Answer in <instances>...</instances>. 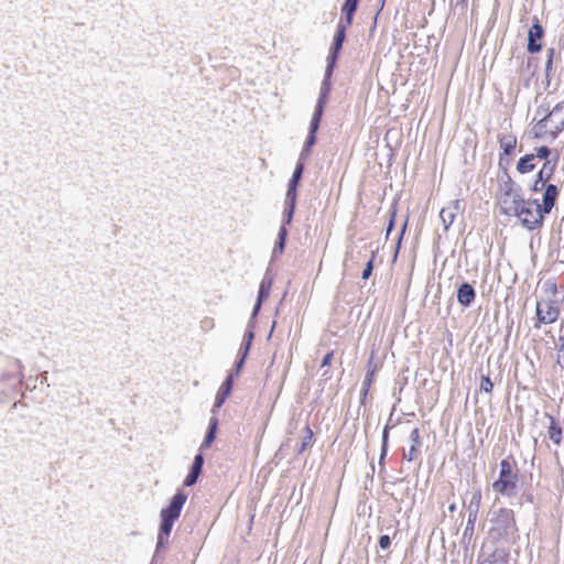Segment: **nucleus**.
I'll use <instances>...</instances> for the list:
<instances>
[{"mask_svg":"<svg viewBox=\"0 0 564 564\" xmlns=\"http://www.w3.org/2000/svg\"><path fill=\"white\" fill-rule=\"evenodd\" d=\"M253 338V333H249L248 334V341L246 344V347H245V350H243V354H242V357L241 359L239 360V362L237 364V372L239 371V369L241 368L242 364L245 362V358L249 351V348H250V344H251V340Z\"/></svg>","mask_w":564,"mask_h":564,"instance_id":"7c9ffc66","label":"nucleus"},{"mask_svg":"<svg viewBox=\"0 0 564 564\" xmlns=\"http://www.w3.org/2000/svg\"><path fill=\"white\" fill-rule=\"evenodd\" d=\"M187 496L183 491H177L166 508H163L160 512L161 524L159 533L158 544H163L164 540H167L171 534L174 522L180 518L181 511L184 503L186 502Z\"/></svg>","mask_w":564,"mask_h":564,"instance_id":"423d86ee","label":"nucleus"},{"mask_svg":"<svg viewBox=\"0 0 564 564\" xmlns=\"http://www.w3.org/2000/svg\"><path fill=\"white\" fill-rule=\"evenodd\" d=\"M297 184H299V182H295L294 180L291 178L289 188L296 189Z\"/></svg>","mask_w":564,"mask_h":564,"instance_id":"79ce46f5","label":"nucleus"},{"mask_svg":"<svg viewBox=\"0 0 564 564\" xmlns=\"http://www.w3.org/2000/svg\"><path fill=\"white\" fill-rule=\"evenodd\" d=\"M551 154V150L546 145H542L535 149V158H539L541 160L549 161V156Z\"/></svg>","mask_w":564,"mask_h":564,"instance_id":"c756f323","label":"nucleus"},{"mask_svg":"<svg viewBox=\"0 0 564 564\" xmlns=\"http://www.w3.org/2000/svg\"><path fill=\"white\" fill-rule=\"evenodd\" d=\"M204 464V457L202 454H197L194 458L191 471L197 476L200 475L202 467Z\"/></svg>","mask_w":564,"mask_h":564,"instance_id":"bb28decb","label":"nucleus"},{"mask_svg":"<svg viewBox=\"0 0 564 564\" xmlns=\"http://www.w3.org/2000/svg\"><path fill=\"white\" fill-rule=\"evenodd\" d=\"M359 0H346L343 7V12L346 14V22L347 24L352 23V17L357 9Z\"/></svg>","mask_w":564,"mask_h":564,"instance_id":"a211bd4d","label":"nucleus"},{"mask_svg":"<svg viewBox=\"0 0 564 564\" xmlns=\"http://www.w3.org/2000/svg\"><path fill=\"white\" fill-rule=\"evenodd\" d=\"M535 116L539 118L532 126L534 139L552 143L564 131V100L556 102L552 108L550 104H541Z\"/></svg>","mask_w":564,"mask_h":564,"instance_id":"f03ea898","label":"nucleus"},{"mask_svg":"<svg viewBox=\"0 0 564 564\" xmlns=\"http://www.w3.org/2000/svg\"><path fill=\"white\" fill-rule=\"evenodd\" d=\"M391 545V540L389 535H381L379 538V546L383 550L388 549Z\"/></svg>","mask_w":564,"mask_h":564,"instance_id":"c9c22d12","label":"nucleus"},{"mask_svg":"<svg viewBox=\"0 0 564 564\" xmlns=\"http://www.w3.org/2000/svg\"><path fill=\"white\" fill-rule=\"evenodd\" d=\"M555 165H556V161L553 163L551 161L544 162L542 169L539 171V173L536 175L538 178L534 184V191L540 189L538 186L540 182L542 183V185H544V183L551 178V176L554 173Z\"/></svg>","mask_w":564,"mask_h":564,"instance_id":"f8f14e48","label":"nucleus"},{"mask_svg":"<svg viewBox=\"0 0 564 564\" xmlns=\"http://www.w3.org/2000/svg\"><path fill=\"white\" fill-rule=\"evenodd\" d=\"M382 440H383V444H386L388 441V427H386L383 431Z\"/></svg>","mask_w":564,"mask_h":564,"instance_id":"37998d69","label":"nucleus"},{"mask_svg":"<svg viewBox=\"0 0 564 564\" xmlns=\"http://www.w3.org/2000/svg\"><path fill=\"white\" fill-rule=\"evenodd\" d=\"M449 496H454L453 487H451Z\"/></svg>","mask_w":564,"mask_h":564,"instance_id":"c03bdc74","label":"nucleus"},{"mask_svg":"<svg viewBox=\"0 0 564 564\" xmlns=\"http://www.w3.org/2000/svg\"><path fill=\"white\" fill-rule=\"evenodd\" d=\"M554 54H555V50L554 48H549L547 50V59H546V63H545V73H546L547 76L550 75V73L552 70Z\"/></svg>","mask_w":564,"mask_h":564,"instance_id":"2f4dec72","label":"nucleus"},{"mask_svg":"<svg viewBox=\"0 0 564 564\" xmlns=\"http://www.w3.org/2000/svg\"><path fill=\"white\" fill-rule=\"evenodd\" d=\"M410 437H411V441H412V446H411L408 455H405L404 457L409 462H412V460H414L417 457L419 448L422 445L421 436H420V430L417 427L413 429L411 434H410Z\"/></svg>","mask_w":564,"mask_h":564,"instance_id":"4468645a","label":"nucleus"},{"mask_svg":"<svg viewBox=\"0 0 564 564\" xmlns=\"http://www.w3.org/2000/svg\"><path fill=\"white\" fill-rule=\"evenodd\" d=\"M322 116H323V111L321 110V107H315V111L312 116L311 123H310V131L312 132V134H316L318 127H319Z\"/></svg>","mask_w":564,"mask_h":564,"instance_id":"412c9836","label":"nucleus"},{"mask_svg":"<svg viewBox=\"0 0 564 564\" xmlns=\"http://www.w3.org/2000/svg\"><path fill=\"white\" fill-rule=\"evenodd\" d=\"M476 293L469 283H463L457 291V301L463 306H469L475 300Z\"/></svg>","mask_w":564,"mask_h":564,"instance_id":"9b49d317","label":"nucleus"},{"mask_svg":"<svg viewBox=\"0 0 564 564\" xmlns=\"http://www.w3.org/2000/svg\"><path fill=\"white\" fill-rule=\"evenodd\" d=\"M315 141H316V134H312V132L310 131V134L305 142V149L308 151L310 148L315 143Z\"/></svg>","mask_w":564,"mask_h":564,"instance_id":"4c0bfd02","label":"nucleus"},{"mask_svg":"<svg viewBox=\"0 0 564 564\" xmlns=\"http://www.w3.org/2000/svg\"><path fill=\"white\" fill-rule=\"evenodd\" d=\"M488 539L496 545L512 546L520 539L516 513L512 509L502 507L494 512L490 519Z\"/></svg>","mask_w":564,"mask_h":564,"instance_id":"7ed1b4c3","label":"nucleus"},{"mask_svg":"<svg viewBox=\"0 0 564 564\" xmlns=\"http://www.w3.org/2000/svg\"><path fill=\"white\" fill-rule=\"evenodd\" d=\"M303 170H304V164L302 162L297 163V165L293 172L292 180H294L295 182H300Z\"/></svg>","mask_w":564,"mask_h":564,"instance_id":"72a5a7b5","label":"nucleus"},{"mask_svg":"<svg viewBox=\"0 0 564 564\" xmlns=\"http://www.w3.org/2000/svg\"><path fill=\"white\" fill-rule=\"evenodd\" d=\"M270 285L265 286L264 282L260 284L258 302L254 307V314L259 311L261 302L269 296Z\"/></svg>","mask_w":564,"mask_h":564,"instance_id":"b1692460","label":"nucleus"},{"mask_svg":"<svg viewBox=\"0 0 564 564\" xmlns=\"http://www.w3.org/2000/svg\"><path fill=\"white\" fill-rule=\"evenodd\" d=\"M449 509L453 511L455 509V505H452Z\"/></svg>","mask_w":564,"mask_h":564,"instance_id":"49530a36","label":"nucleus"},{"mask_svg":"<svg viewBox=\"0 0 564 564\" xmlns=\"http://www.w3.org/2000/svg\"><path fill=\"white\" fill-rule=\"evenodd\" d=\"M286 197L291 202V208L288 214V223H290V220L292 218L293 209H294L295 199H296V189L288 188Z\"/></svg>","mask_w":564,"mask_h":564,"instance_id":"cd10ccee","label":"nucleus"},{"mask_svg":"<svg viewBox=\"0 0 564 564\" xmlns=\"http://www.w3.org/2000/svg\"><path fill=\"white\" fill-rule=\"evenodd\" d=\"M477 519L478 514L468 513L467 523L464 530V536H473Z\"/></svg>","mask_w":564,"mask_h":564,"instance_id":"5701e85b","label":"nucleus"},{"mask_svg":"<svg viewBox=\"0 0 564 564\" xmlns=\"http://www.w3.org/2000/svg\"><path fill=\"white\" fill-rule=\"evenodd\" d=\"M405 227H406V224H404L403 228H402V232L401 234H404L405 231Z\"/></svg>","mask_w":564,"mask_h":564,"instance_id":"a18cd8bd","label":"nucleus"},{"mask_svg":"<svg viewBox=\"0 0 564 564\" xmlns=\"http://www.w3.org/2000/svg\"><path fill=\"white\" fill-rule=\"evenodd\" d=\"M440 218L443 223V226L445 229H448L452 224L454 223L456 216L454 214H452L449 210H447V208H442L441 212H440Z\"/></svg>","mask_w":564,"mask_h":564,"instance_id":"4be33fe9","label":"nucleus"},{"mask_svg":"<svg viewBox=\"0 0 564 564\" xmlns=\"http://www.w3.org/2000/svg\"><path fill=\"white\" fill-rule=\"evenodd\" d=\"M544 35L543 28L538 19L530 28L528 33V51L530 53H538L542 50V39Z\"/></svg>","mask_w":564,"mask_h":564,"instance_id":"1a4fd4ad","label":"nucleus"},{"mask_svg":"<svg viewBox=\"0 0 564 564\" xmlns=\"http://www.w3.org/2000/svg\"><path fill=\"white\" fill-rule=\"evenodd\" d=\"M534 159L535 155L533 153H529L522 156L517 163V171L520 174H527L532 172L535 169V164L533 162Z\"/></svg>","mask_w":564,"mask_h":564,"instance_id":"dca6fc26","label":"nucleus"},{"mask_svg":"<svg viewBox=\"0 0 564 564\" xmlns=\"http://www.w3.org/2000/svg\"><path fill=\"white\" fill-rule=\"evenodd\" d=\"M232 388V376L229 375L225 382L221 384L220 390L218 392L217 399H219L218 404H220L225 398L230 393Z\"/></svg>","mask_w":564,"mask_h":564,"instance_id":"6ab92c4d","label":"nucleus"},{"mask_svg":"<svg viewBox=\"0 0 564 564\" xmlns=\"http://www.w3.org/2000/svg\"><path fill=\"white\" fill-rule=\"evenodd\" d=\"M395 216H397V209L394 208L391 213V216H390V220H389V224H388V228H387V237L389 236V234L391 232V230L393 229V226H394V221H395Z\"/></svg>","mask_w":564,"mask_h":564,"instance_id":"e433bc0d","label":"nucleus"},{"mask_svg":"<svg viewBox=\"0 0 564 564\" xmlns=\"http://www.w3.org/2000/svg\"><path fill=\"white\" fill-rule=\"evenodd\" d=\"M497 142L499 145L498 166L506 172L516 154L518 138L516 133L509 129L497 134Z\"/></svg>","mask_w":564,"mask_h":564,"instance_id":"0eeeda50","label":"nucleus"},{"mask_svg":"<svg viewBox=\"0 0 564 564\" xmlns=\"http://www.w3.org/2000/svg\"><path fill=\"white\" fill-rule=\"evenodd\" d=\"M445 208H447V210H449L452 214L457 216V214L462 209V202H460V199H454Z\"/></svg>","mask_w":564,"mask_h":564,"instance_id":"473e14b6","label":"nucleus"},{"mask_svg":"<svg viewBox=\"0 0 564 564\" xmlns=\"http://www.w3.org/2000/svg\"><path fill=\"white\" fill-rule=\"evenodd\" d=\"M303 431H304V436H303L301 445L297 449L299 454L304 453L306 449H308L314 444V432H313L312 427L310 426V424H306L304 426Z\"/></svg>","mask_w":564,"mask_h":564,"instance_id":"f3484780","label":"nucleus"},{"mask_svg":"<svg viewBox=\"0 0 564 564\" xmlns=\"http://www.w3.org/2000/svg\"><path fill=\"white\" fill-rule=\"evenodd\" d=\"M482 500V492L479 486L475 485L467 489L465 506L468 513L478 514Z\"/></svg>","mask_w":564,"mask_h":564,"instance_id":"9d476101","label":"nucleus"},{"mask_svg":"<svg viewBox=\"0 0 564 564\" xmlns=\"http://www.w3.org/2000/svg\"><path fill=\"white\" fill-rule=\"evenodd\" d=\"M498 478L492 482L494 490L501 495L511 497L517 494L519 484V469L513 457L503 458L500 462Z\"/></svg>","mask_w":564,"mask_h":564,"instance_id":"39448f33","label":"nucleus"},{"mask_svg":"<svg viewBox=\"0 0 564 564\" xmlns=\"http://www.w3.org/2000/svg\"><path fill=\"white\" fill-rule=\"evenodd\" d=\"M557 196L556 185L549 184L543 193L542 204L536 199H525L520 195L516 183L508 176L501 185L498 205L503 215L517 217L523 227L534 230L542 227L544 215L551 213Z\"/></svg>","mask_w":564,"mask_h":564,"instance_id":"f257e3e1","label":"nucleus"},{"mask_svg":"<svg viewBox=\"0 0 564 564\" xmlns=\"http://www.w3.org/2000/svg\"><path fill=\"white\" fill-rule=\"evenodd\" d=\"M545 415L550 421V426H549V431H547L549 437L555 445H560L562 443V435H563L562 427L553 415H551V414H545Z\"/></svg>","mask_w":564,"mask_h":564,"instance_id":"ddd939ff","label":"nucleus"},{"mask_svg":"<svg viewBox=\"0 0 564 564\" xmlns=\"http://www.w3.org/2000/svg\"><path fill=\"white\" fill-rule=\"evenodd\" d=\"M541 291L543 295L538 299L535 305V329H540L543 325L554 324L561 315L562 303L557 300L558 290L556 282L553 279L543 281Z\"/></svg>","mask_w":564,"mask_h":564,"instance_id":"20e7f679","label":"nucleus"},{"mask_svg":"<svg viewBox=\"0 0 564 564\" xmlns=\"http://www.w3.org/2000/svg\"><path fill=\"white\" fill-rule=\"evenodd\" d=\"M285 235H286V229L284 227L281 228L280 230V240H281V246H283L284 243V239H285Z\"/></svg>","mask_w":564,"mask_h":564,"instance_id":"a19ab883","label":"nucleus"},{"mask_svg":"<svg viewBox=\"0 0 564 564\" xmlns=\"http://www.w3.org/2000/svg\"><path fill=\"white\" fill-rule=\"evenodd\" d=\"M198 476L189 471V474L186 476L184 480V486H193L197 481Z\"/></svg>","mask_w":564,"mask_h":564,"instance_id":"f704fd0d","label":"nucleus"},{"mask_svg":"<svg viewBox=\"0 0 564 564\" xmlns=\"http://www.w3.org/2000/svg\"><path fill=\"white\" fill-rule=\"evenodd\" d=\"M509 553L505 550L497 549L479 564H508Z\"/></svg>","mask_w":564,"mask_h":564,"instance_id":"2eb2a0df","label":"nucleus"},{"mask_svg":"<svg viewBox=\"0 0 564 564\" xmlns=\"http://www.w3.org/2000/svg\"><path fill=\"white\" fill-rule=\"evenodd\" d=\"M350 24H347V23H343L341 21L338 23L337 25V31H336V34H335V37H334V43L330 47V52H329V55L327 57V67H326V77L329 78L332 76V73H333V69H334V66L336 64V61L339 56V52L343 47V43L346 39V29L349 26Z\"/></svg>","mask_w":564,"mask_h":564,"instance_id":"6e6552de","label":"nucleus"},{"mask_svg":"<svg viewBox=\"0 0 564 564\" xmlns=\"http://www.w3.org/2000/svg\"><path fill=\"white\" fill-rule=\"evenodd\" d=\"M328 91H329V87H328V84L325 82L324 86L321 90V95H319L317 105H316V107H321L322 111H324L325 105L327 102Z\"/></svg>","mask_w":564,"mask_h":564,"instance_id":"a878e982","label":"nucleus"},{"mask_svg":"<svg viewBox=\"0 0 564 564\" xmlns=\"http://www.w3.org/2000/svg\"><path fill=\"white\" fill-rule=\"evenodd\" d=\"M333 356H334V351H329L328 354H326L322 361V366L323 367L329 366L332 362Z\"/></svg>","mask_w":564,"mask_h":564,"instance_id":"58836bf2","label":"nucleus"},{"mask_svg":"<svg viewBox=\"0 0 564 564\" xmlns=\"http://www.w3.org/2000/svg\"><path fill=\"white\" fill-rule=\"evenodd\" d=\"M479 389H480V391H482L485 393H488V394L492 393L494 383H492L491 379L489 378V376H482L480 378Z\"/></svg>","mask_w":564,"mask_h":564,"instance_id":"393cba45","label":"nucleus"},{"mask_svg":"<svg viewBox=\"0 0 564 564\" xmlns=\"http://www.w3.org/2000/svg\"><path fill=\"white\" fill-rule=\"evenodd\" d=\"M373 375H375V370H370L368 373H367V377L365 379V387L366 388H369L372 383V379H373Z\"/></svg>","mask_w":564,"mask_h":564,"instance_id":"ea45409f","label":"nucleus"},{"mask_svg":"<svg viewBox=\"0 0 564 564\" xmlns=\"http://www.w3.org/2000/svg\"><path fill=\"white\" fill-rule=\"evenodd\" d=\"M216 430H217V420L216 419H213L210 425H209V430L205 436V440L202 444V448H208L210 447L212 443L214 442L215 440V434H216Z\"/></svg>","mask_w":564,"mask_h":564,"instance_id":"aec40b11","label":"nucleus"},{"mask_svg":"<svg viewBox=\"0 0 564 564\" xmlns=\"http://www.w3.org/2000/svg\"><path fill=\"white\" fill-rule=\"evenodd\" d=\"M375 258H376V253H375V252H372V253H371V257H370L369 261L367 262L366 268L364 269L362 274H361V278H362L364 280L369 279V276L371 275L372 270H373V261H375Z\"/></svg>","mask_w":564,"mask_h":564,"instance_id":"c85d7f7f","label":"nucleus"}]
</instances>
